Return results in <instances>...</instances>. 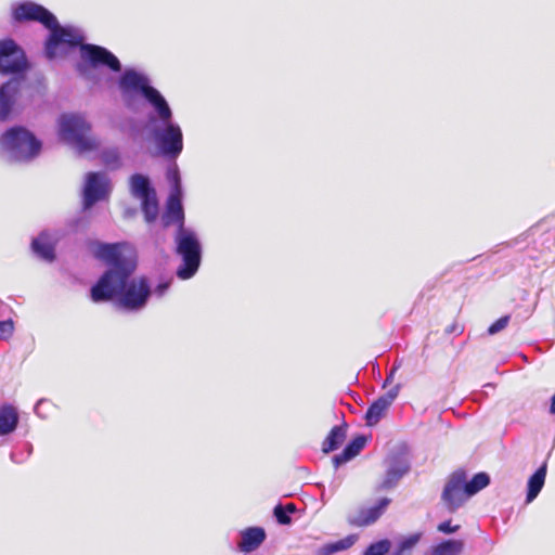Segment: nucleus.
<instances>
[{
  "mask_svg": "<svg viewBox=\"0 0 555 555\" xmlns=\"http://www.w3.org/2000/svg\"><path fill=\"white\" fill-rule=\"evenodd\" d=\"M13 17L17 22L37 21L50 30L46 42V56L49 60L64 54L68 49L80 46L81 57L89 62L91 67L105 65L113 72H120L119 60L107 49L83 44V36L77 28L61 26L56 17L42 5L34 2H23L14 8Z\"/></svg>",
  "mask_w": 555,
  "mask_h": 555,
  "instance_id": "nucleus-1",
  "label": "nucleus"
},
{
  "mask_svg": "<svg viewBox=\"0 0 555 555\" xmlns=\"http://www.w3.org/2000/svg\"><path fill=\"white\" fill-rule=\"evenodd\" d=\"M113 272H105L98 283L91 288V298L94 302L107 301L117 298V306L128 311L143 309L150 297V285L144 278L122 279L121 285H117V278L112 280Z\"/></svg>",
  "mask_w": 555,
  "mask_h": 555,
  "instance_id": "nucleus-2",
  "label": "nucleus"
},
{
  "mask_svg": "<svg viewBox=\"0 0 555 555\" xmlns=\"http://www.w3.org/2000/svg\"><path fill=\"white\" fill-rule=\"evenodd\" d=\"M119 88L124 101L128 107L134 106L135 94H141L152 106L153 111L147 116L150 119L163 120L172 119V111L163 94L150 85V79L133 69H127L120 77Z\"/></svg>",
  "mask_w": 555,
  "mask_h": 555,
  "instance_id": "nucleus-3",
  "label": "nucleus"
},
{
  "mask_svg": "<svg viewBox=\"0 0 555 555\" xmlns=\"http://www.w3.org/2000/svg\"><path fill=\"white\" fill-rule=\"evenodd\" d=\"M59 134L62 141L79 153L90 152L99 146L91 134V125L83 115L63 114L59 118Z\"/></svg>",
  "mask_w": 555,
  "mask_h": 555,
  "instance_id": "nucleus-4",
  "label": "nucleus"
},
{
  "mask_svg": "<svg viewBox=\"0 0 555 555\" xmlns=\"http://www.w3.org/2000/svg\"><path fill=\"white\" fill-rule=\"evenodd\" d=\"M0 147L9 160L28 162L39 154L41 142L27 129L13 127L0 138Z\"/></svg>",
  "mask_w": 555,
  "mask_h": 555,
  "instance_id": "nucleus-5",
  "label": "nucleus"
},
{
  "mask_svg": "<svg viewBox=\"0 0 555 555\" xmlns=\"http://www.w3.org/2000/svg\"><path fill=\"white\" fill-rule=\"evenodd\" d=\"M124 243H101L90 244L94 257L105 262L109 269L106 272H113L112 280L117 278V285H121V280L131 276L135 270V261L131 256L122 254Z\"/></svg>",
  "mask_w": 555,
  "mask_h": 555,
  "instance_id": "nucleus-6",
  "label": "nucleus"
},
{
  "mask_svg": "<svg viewBox=\"0 0 555 555\" xmlns=\"http://www.w3.org/2000/svg\"><path fill=\"white\" fill-rule=\"evenodd\" d=\"M176 253L181 257L182 263L177 269V276L181 280L191 279L198 270L202 259V245L196 233L186 228L177 230Z\"/></svg>",
  "mask_w": 555,
  "mask_h": 555,
  "instance_id": "nucleus-7",
  "label": "nucleus"
},
{
  "mask_svg": "<svg viewBox=\"0 0 555 555\" xmlns=\"http://www.w3.org/2000/svg\"><path fill=\"white\" fill-rule=\"evenodd\" d=\"M149 132L164 156L176 158L183 150V134L172 119L166 121L150 119Z\"/></svg>",
  "mask_w": 555,
  "mask_h": 555,
  "instance_id": "nucleus-8",
  "label": "nucleus"
},
{
  "mask_svg": "<svg viewBox=\"0 0 555 555\" xmlns=\"http://www.w3.org/2000/svg\"><path fill=\"white\" fill-rule=\"evenodd\" d=\"M28 67L25 52L14 40L5 39L0 41V73L21 74Z\"/></svg>",
  "mask_w": 555,
  "mask_h": 555,
  "instance_id": "nucleus-9",
  "label": "nucleus"
},
{
  "mask_svg": "<svg viewBox=\"0 0 555 555\" xmlns=\"http://www.w3.org/2000/svg\"><path fill=\"white\" fill-rule=\"evenodd\" d=\"M111 192L109 179L103 172H89L83 188V207L91 208L96 202L108 196Z\"/></svg>",
  "mask_w": 555,
  "mask_h": 555,
  "instance_id": "nucleus-10",
  "label": "nucleus"
},
{
  "mask_svg": "<svg viewBox=\"0 0 555 555\" xmlns=\"http://www.w3.org/2000/svg\"><path fill=\"white\" fill-rule=\"evenodd\" d=\"M470 495L466 492L465 474L454 473L442 492V500L450 512L456 511Z\"/></svg>",
  "mask_w": 555,
  "mask_h": 555,
  "instance_id": "nucleus-11",
  "label": "nucleus"
},
{
  "mask_svg": "<svg viewBox=\"0 0 555 555\" xmlns=\"http://www.w3.org/2000/svg\"><path fill=\"white\" fill-rule=\"evenodd\" d=\"M410 462L403 454H393L387 459V469L385 477L379 486L380 489L388 490L395 488L400 479L410 470Z\"/></svg>",
  "mask_w": 555,
  "mask_h": 555,
  "instance_id": "nucleus-12",
  "label": "nucleus"
},
{
  "mask_svg": "<svg viewBox=\"0 0 555 555\" xmlns=\"http://www.w3.org/2000/svg\"><path fill=\"white\" fill-rule=\"evenodd\" d=\"M400 385L398 384L369 406L365 414V421L369 426H374L382 420L386 411L398 397Z\"/></svg>",
  "mask_w": 555,
  "mask_h": 555,
  "instance_id": "nucleus-13",
  "label": "nucleus"
},
{
  "mask_svg": "<svg viewBox=\"0 0 555 555\" xmlns=\"http://www.w3.org/2000/svg\"><path fill=\"white\" fill-rule=\"evenodd\" d=\"M22 79L13 78L0 87V120L4 121L9 117L15 101Z\"/></svg>",
  "mask_w": 555,
  "mask_h": 555,
  "instance_id": "nucleus-14",
  "label": "nucleus"
},
{
  "mask_svg": "<svg viewBox=\"0 0 555 555\" xmlns=\"http://www.w3.org/2000/svg\"><path fill=\"white\" fill-rule=\"evenodd\" d=\"M59 240L57 233L43 231L33 240V251L43 260L52 261L55 257L54 247Z\"/></svg>",
  "mask_w": 555,
  "mask_h": 555,
  "instance_id": "nucleus-15",
  "label": "nucleus"
},
{
  "mask_svg": "<svg viewBox=\"0 0 555 555\" xmlns=\"http://www.w3.org/2000/svg\"><path fill=\"white\" fill-rule=\"evenodd\" d=\"M181 198L182 195L169 194L166 210L162 218L165 227L176 223L178 229L184 228V211Z\"/></svg>",
  "mask_w": 555,
  "mask_h": 555,
  "instance_id": "nucleus-16",
  "label": "nucleus"
},
{
  "mask_svg": "<svg viewBox=\"0 0 555 555\" xmlns=\"http://www.w3.org/2000/svg\"><path fill=\"white\" fill-rule=\"evenodd\" d=\"M266 539V532L262 528L251 527L242 532L238 547L242 552L250 553L257 550Z\"/></svg>",
  "mask_w": 555,
  "mask_h": 555,
  "instance_id": "nucleus-17",
  "label": "nucleus"
},
{
  "mask_svg": "<svg viewBox=\"0 0 555 555\" xmlns=\"http://www.w3.org/2000/svg\"><path fill=\"white\" fill-rule=\"evenodd\" d=\"M366 438L364 436H358L352 439L340 454L333 457L335 468L357 456L364 448Z\"/></svg>",
  "mask_w": 555,
  "mask_h": 555,
  "instance_id": "nucleus-18",
  "label": "nucleus"
},
{
  "mask_svg": "<svg viewBox=\"0 0 555 555\" xmlns=\"http://www.w3.org/2000/svg\"><path fill=\"white\" fill-rule=\"evenodd\" d=\"M130 192L133 197L139 199L156 193L151 186L149 178L141 173H134L130 177Z\"/></svg>",
  "mask_w": 555,
  "mask_h": 555,
  "instance_id": "nucleus-19",
  "label": "nucleus"
},
{
  "mask_svg": "<svg viewBox=\"0 0 555 555\" xmlns=\"http://www.w3.org/2000/svg\"><path fill=\"white\" fill-rule=\"evenodd\" d=\"M546 469L547 465L546 463H543L537 472L529 478L528 480V491H527V498L526 501L528 503L532 502L540 491L542 490L545 477H546Z\"/></svg>",
  "mask_w": 555,
  "mask_h": 555,
  "instance_id": "nucleus-20",
  "label": "nucleus"
},
{
  "mask_svg": "<svg viewBox=\"0 0 555 555\" xmlns=\"http://www.w3.org/2000/svg\"><path fill=\"white\" fill-rule=\"evenodd\" d=\"M17 424L18 415L12 405H3L0 408V436L14 431Z\"/></svg>",
  "mask_w": 555,
  "mask_h": 555,
  "instance_id": "nucleus-21",
  "label": "nucleus"
},
{
  "mask_svg": "<svg viewBox=\"0 0 555 555\" xmlns=\"http://www.w3.org/2000/svg\"><path fill=\"white\" fill-rule=\"evenodd\" d=\"M357 541V537L353 534L347 535L346 538L336 541L334 543L325 544L320 547L314 555H333L337 552L346 551L351 547Z\"/></svg>",
  "mask_w": 555,
  "mask_h": 555,
  "instance_id": "nucleus-22",
  "label": "nucleus"
},
{
  "mask_svg": "<svg viewBox=\"0 0 555 555\" xmlns=\"http://www.w3.org/2000/svg\"><path fill=\"white\" fill-rule=\"evenodd\" d=\"M346 438V427L345 426H335L330 431L328 436L323 442L322 450L324 453L332 452L336 450Z\"/></svg>",
  "mask_w": 555,
  "mask_h": 555,
  "instance_id": "nucleus-23",
  "label": "nucleus"
},
{
  "mask_svg": "<svg viewBox=\"0 0 555 555\" xmlns=\"http://www.w3.org/2000/svg\"><path fill=\"white\" fill-rule=\"evenodd\" d=\"M464 543L460 540H447L431 550V555H460Z\"/></svg>",
  "mask_w": 555,
  "mask_h": 555,
  "instance_id": "nucleus-24",
  "label": "nucleus"
},
{
  "mask_svg": "<svg viewBox=\"0 0 555 555\" xmlns=\"http://www.w3.org/2000/svg\"><path fill=\"white\" fill-rule=\"evenodd\" d=\"M389 503V499H382L377 505L362 513V519L360 524L363 526H367L375 522L382 516V514L384 513L385 508L388 506Z\"/></svg>",
  "mask_w": 555,
  "mask_h": 555,
  "instance_id": "nucleus-25",
  "label": "nucleus"
},
{
  "mask_svg": "<svg viewBox=\"0 0 555 555\" xmlns=\"http://www.w3.org/2000/svg\"><path fill=\"white\" fill-rule=\"evenodd\" d=\"M140 201L142 204V211L144 214L145 221L149 223L155 221L158 216V202L156 193Z\"/></svg>",
  "mask_w": 555,
  "mask_h": 555,
  "instance_id": "nucleus-26",
  "label": "nucleus"
},
{
  "mask_svg": "<svg viewBox=\"0 0 555 555\" xmlns=\"http://www.w3.org/2000/svg\"><path fill=\"white\" fill-rule=\"evenodd\" d=\"M489 482L490 478L486 473H478L473 477L470 481H465L466 492L472 496L486 488Z\"/></svg>",
  "mask_w": 555,
  "mask_h": 555,
  "instance_id": "nucleus-27",
  "label": "nucleus"
},
{
  "mask_svg": "<svg viewBox=\"0 0 555 555\" xmlns=\"http://www.w3.org/2000/svg\"><path fill=\"white\" fill-rule=\"evenodd\" d=\"M167 179L171 185L170 194L182 195L180 173L176 165L168 169Z\"/></svg>",
  "mask_w": 555,
  "mask_h": 555,
  "instance_id": "nucleus-28",
  "label": "nucleus"
},
{
  "mask_svg": "<svg viewBox=\"0 0 555 555\" xmlns=\"http://www.w3.org/2000/svg\"><path fill=\"white\" fill-rule=\"evenodd\" d=\"M422 533H413L400 541L396 555L411 551L421 540Z\"/></svg>",
  "mask_w": 555,
  "mask_h": 555,
  "instance_id": "nucleus-29",
  "label": "nucleus"
},
{
  "mask_svg": "<svg viewBox=\"0 0 555 555\" xmlns=\"http://www.w3.org/2000/svg\"><path fill=\"white\" fill-rule=\"evenodd\" d=\"M390 542L388 540H382L372 543L364 552V555H385L389 552Z\"/></svg>",
  "mask_w": 555,
  "mask_h": 555,
  "instance_id": "nucleus-30",
  "label": "nucleus"
},
{
  "mask_svg": "<svg viewBox=\"0 0 555 555\" xmlns=\"http://www.w3.org/2000/svg\"><path fill=\"white\" fill-rule=\"evenodd\" d=\"M102 159L104 164L112 168H118L119 167V155L118 152L115 150H109L103 153Z\"/></svg>",
  "mask_w": 555,
  "mask_h": 555,
  "instance_id": "nucleus-31",
  "label": "nucleus"
},
{
  "mask_svg": "<svg viewBox=\"0 0 555 555\" xmlns=\"http://www.w3.org/2000/svg\"><path fill=\"white\" fill-rule=\"evenodd\" d=\"M508 321H509L508 315H504V317L500 318L499 320H496L493 324H491L489 326L488 334L494 335V334L501 332L502 330H504L507 326Z\"/></svg>",
  "mask_w": 555,
  "mask_h": 555,
  "instance_id": "nucleus-32",
  "label": "nucleus"
},
{
  "mask_svg": "<svg viewBox=\"0 0 555 555\" xmlns=\"http://www.w3.org/2000/svg\"><path fill=\"white\" fill-rule=\"evenodd\" d=\"M14 325L11 320L0 321V340H7L13 334Z\"/></svg>",
  "mask_w": 555,
  "mask_h": 555,
  "instance_id": "nucleus-33",
  "label": "nucleus"
},
{
  "mask_svg": "<svg viewBox=\"0 0 555 555\" xmlns=\"http://www.w3.org/2000/svg\"><path fill=\"white\" fill-rule=\"evenodd\" d=\"M274 516L282 525L291 524V517L283 505L279 504L274 507Z\"/></svg>",
  "mask_w": 555,
  "mask_h": 555,
  "instance_id": "nucleus-34",
  "label": "nucleus"
},
{
  "mask_svg": "<svg viewBox=\"0 0 555 555\" xmlns=\"http://www.w3.org/2000/svg\"><path fill=\"white\" fill-rule=\"evenodd\" d=\"M460 526H452L451 525V521H443L441 524H439L438 526V531L442 532V533H447V534H450V533H454L459 530Z\"/></svg>",
  "mask_w": 555,
  "mask_h": 555,
  "instance_id": "nucleus-35",
  "label": "nucleus"
},
{
  "mask_svg": "<svg viewBox=\"0 0 555 555\" xmlns=\"http://www.w3.org/2000/svg\"><path fill=\"white\" fill-rule=\"evenodd\" d=\"M399 366H400L399 364L393 365V367L390 370L389 374L387 375V377L384 382L383 388H386L388 385H390L393 382L395 374H396L397 370L399 369Z\"/></svg>",
  "mask_w": 555,
  "mask_h": 555,
  "instance_id": "nucleus-36",
  "label": "nucleus"
},
{
  "mask_svg": "<svg viewBox=\"0 0 555 555\" xmlns=\"http://www.w3.org/2000/svg\"><path fill=\"white\" fill-rule=\"evenodd\" d=\"M170 283L169 282H163L157 285L155 288V294L159 297L164 296L167 289L169 288Z\"/></svg>",
  "mask_w": 555,
  "mask_h": 555,
  "instance_id": "nucleus-37",
  "label": "nucleus"
},
{
  "mask_svg": "<svg viewBox=\"0 0 555 555\" xmlns=\"http://www.w3.org/2000/svg\"><path fill=\"white\" fill-rule=\"evenodd\" d=\"M284 508L286 509V512L289 514V513H293L295 512V505L289 503L287 504L286 506H284Z\"/></svg>",
  "mask_w": 555,
  "mask_h": 555,
  "instance_id": "nucleus-38",
  "label": "nucleus"
},
{
  "mask_svg": "<svg viewBox=\"0 0 555 555\" xmlns=\"http://www.w3.org/2000/svg\"><path fill=\"white\" fill-rule=\"evenodd\" d=\"M46 403H47V402H46V401H43V400H41V401H39V402L37 403V405H36V408H35V411H36V413H37V414H40V411H39V410H40V408H41L43 404H46Z\"/></svg>",
  "mask_w": 555,
  "mask_h": 555,
  "instance_id": "nucleus-39",
  "label": "nucleus"
}]
</instances>
